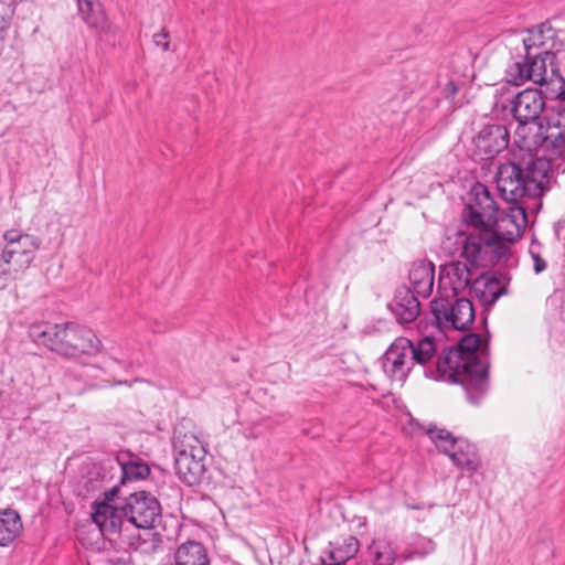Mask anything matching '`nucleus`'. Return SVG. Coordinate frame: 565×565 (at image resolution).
<instances>
[{
  "instance_id": "obj_1",
  "label": "nucleus",
  "mask_w": 565,
  "mask_h": 565,
  "mask_svg": "<svg viewBox=\"0 0 565 565\" xmlns=\"http://www.w3.org/2000/svg\"><path fill=\"white\" fill-rule=\"evenodd\" d=\"M488 344L475 333L465 335L437 363L440 377L460 383L471 403H478L488 390Z\"/></svg>"
},
{
  "instance_id": "obj_2",
  "label": "nucleus",
  "mask_w": 565,
  "mask_h": 565,
  "mask_svg": "<svg viewBox=\"0 0 565 565\" xmlns=\"http://www.w3.org/2000/svg\"><path fill=\"white\" fill-rule=\"evenodd\" d=\"M29 337L38 345L67 359L94 356L103 348L102 341L92 329L73 323H34L29 328Z\"/></svg>"
},
{
  "instance_id": "obj_3",
  "label": "nucleus",
  "mask_w": 565,
  "mask_h": 565,
  "mask_svg": "<svg viewBox=\"0 0 565 565\" xmlns=\"http://www.w3.org/2000/svg\"><path fill=\"white\" fill-rule=\"evenodd\" d=\"M435 353L436 345L431 337H424L416 343L399 337L385 351L382 367L392 381L403 384L415 364L424 365Z\"/></svg>"
},
{
  "instance_id": "obj_4",
  "label": "nucleus",
  "mask_w": 565,
  "mask_h": 565,
  "mask_svg": "<svg viewBox=\"0 0 565 565\" xmlns=\"http://www.w3.org/2000/svg\"><path fill=\"white\" fill-rule=\"evenodd\" d=\"M175 472L186 484H198L205 472L206 448L193 430L183 426L175 428L173 436Z\"/></svg>"
},
{
  "instance_id": "obj_5",
  "label": "nucleus",
  "mask_w": 565,
  "mask_h": 565,
  "mask_svg": "<svg viewBox=\"0 0 565 565\" xmlns=\"http://www.w3.org/2000/svg\"><path fill=\"white\" fill-rule=\"evenodd\" d=\"M118 492V487H114L104 493L102 501L94 503L93 522L104 536L124 537L131 548L142 550V544L147 543V540L142 539L139 533L137 535L128 533L129 526L124 513V501L119 500Z\"/></svg>"
},
{
  "instance_id": "obj_6",
  "label": "nucleus",
  "mask_w": 565,
  "mask_h": 565,
  "mask_svg": "<svg viewBox=\"0 0 565 565\" xmlns=\"http://www.w3.org/2000/svg\"><path fill=\"white\" fill-rule=\"evenodd\" d=\"M4 242L1 259L4 268V285L24 274L35 259L41 246V239L18 230H7L2 234Z\"/></svg>"
},
{
  "instance_id": "obj_7",
  "label": "nucleus",
  "mask_w": 565,
  "mask_h": 565,
  "mask_svg": "<svg viewBox=\"0 0 565 565\" xmlns=\"http://www.w3.org/2000/svg\"><path fill=\"white\" fill-rule=\"evenodd\" d=\"M430 309L440 331L466 330L475 320L472 302L465 296H436L430 302Z\"/></svg>"
},
{
  "instance_id": "obj_8",
  "label": "nucleus",
  "mask_w": 565,
  "mask_h": 565,
  "mask_svg": "<svg viewBox=\"0 0 565 565\" xmlns=\"http://www.w3.org/2000/svg\"><path fill=\"white\" fill-rule=\"evenodd\" d=\"M427 435L436 447L447 455L454 465L469 473H475L481 465L475 445L463 438H455L451 433L443 428H428Z\"/></svg>"
},
{
  "instance_id": "obj_9",
  "label": "nucleus",
  "mask_w": 565,
  "mask_h": 565,
  "mask_svg": "<svg viewBox=\"0 0 565 565\" xmlns=\"http://www.w3.org/2000/svg\"><path fill=\"white\" fill-rule=\"evenodd\" d=\"M456 243L461 246L460 255L476 266L494 263L503 249L484 230L477 234L459 232Z\"/></svg>"
},
{
  "instance_id": "obj_10",
  "label": "nucleus",
  "mask_w": 565,
  "mask_h": 565,
  "mask_svg": "<svg viewBox=\"0 0 565 565\" xmlns=\"http://www.w3.org/2000/svg\"><path fill=\"white\" fill-rule=\"evenodd\" d=\"M124 513L129 527L148 531L160 515V504L154 497L139 491L124 500Z\"/></svg>"
},
{
  "instance_id": "obj_11",
  "label": "nucleus",
  "mask_w": 565,
  "mask_h": 565,
  "mask_svg": "<svg viewBox=\"0 0 565 565\" xmlns=\"http://www.w3.org/2000/svg\"><path fill=\"white\" fill-rule=\"evenodd\" d=\"M497 214L495 201L487 188H475L473 198L462 213L463 220L475 228L489 231Z\"/></svg>"
},
{
  "instance_id": "obj_12",
  "label": "nucleus",
  "mask_w": 565,
  "mask_h": 565,
  "mask_svg": "<svg viewBox=\"0 0 565 565\" xmlns=\"http://www.w3.org/2000/svg\"><path fill=\"white\" fill-rule=\"evenodd\" d=\"M526 225V213L524 207L511 204L502 212H498L490 228L494 242L502 241L513 243L521 237Z\"/></svg>"
},
{
  "instance_id": "obj_13",
  "label": "nucleus",
  "mask_w": 565,
  "mask_h": 565,
  "mask_svg": "<svg viewBox=\"0 0 565 565\" xmlns=\"http://www.w3.org/2000/svg\"><path fill=\"white\" fill-rule=\"evenodd\" d=\"M471 282V271L466 263L450 262L439 269L437 296L460 298Z\"/></svg>"
},
{
  "instance_id": "obj_14",
  "label": "nucleus",
  "mask_w": 565,
  "mask_h": 565,
  "mask_svg": "<svg viewBox=\"0 0 565 565\" xmlns=\"http://www.w3.org/2000/svg\"><path fill=\"white\" fill-rule=\"evenodd\" d=\"M547 124L545 126L537 124L536 121H518V126L514 130L513 142L522 151H526L532 154L541 150L545 153L548 159L552 157V148L547 147Z\"/></svg>"
},
{
  "instance_id": "obj_15",
  "label": "nucleus",
  "mask_w": 565,
  "mask_h": 565,
  "mask_svg": "<svg viewBox=\"0 0 565 565\" xmlns=\"http://www.w3.org/2000/svg\"><path fill=\"white\" fill-rule=\"evenodd\" d=\"M497 186L501 196L512 204H516L520 200L527 196L524 172L513 162H507L499 167Z\"/></svg>"
},
{
  "instance_id": "obj_16",
  "label": "nucleus",
  "mask_w": 565,
  "mask_h": 565,
  "mask_svg": "<svg viewBox=\"0 0 565 565\" xmlns=\"http://www.w3.org/2000/svg\"><path fill=\"white\" fill-rule=\"evenodd\" d=\"M509 145L508 129L502 125H488L473 138L475 156L490 159Z\"/></svg>"
},
{
  "instance_id": "obj_17",
  "label": "nucleus",
  "mask_w": 565,
  "mask_h": 565,
  "mask_svg": "<svg viewBox=\"0 0 565 565\" xmlns=\"http://www.w3.org/2000/svg\"><path fill=\"white\" fill-rule=\"evenodd\" d=\"M545 109V98L537 89H524L512 100V114L516 121H536Z\"/></svg>"
},
{
  "instance_id": "obj_18",
  "label": "nucleus",
  "mask_w": 565,
  "mask_h": 565,
  "mask_svg": "<svg viewBox=\"0 0 565 565\" xmlns=\"http://www.w3.org/2000/svg\"><path fill=\"white\" fill-rule=\"evenodd\" d=\"M544 120L547 124V147L552 148V157L565 153V107L555 105L547 107Z\"/></svg>"
},
{
  "instance_id": "obj_19",
  "label": "nucleus",
  "mask_w": 565,
  "mask_h": 565,
  "mask_svg": "<svg viewBox=\"0 0 565 565\" xmlns=\"http://www.w3.org/2000/svg\"><path fill=\"white\" fill-rule=\"evenodd\" d=\"M531 82L537 85H546L555 82H563L555 63V53L545 52L541 54H530Z\"/></svg>"
},
{
  "instance_id": "obj_20",
  "label": "nucleus",
  "mask_w": 565,
  "mask_h": 565,
  "mask_svg": "<svg viewBox=\"0 0 565 565\" xmlns=\"http://www.w3.org/2000/svg\"><path fill=\"white\" fill-rule=\"evenodd\" d=\"M359 550L360 543L355 536L339 537L331 542L324 551L323 562L327 565H342L353 558Z\"/></svg>"
},
{
  "instance_id": "obj_21",
  "label": "nucleus",
  "mask_w": 565,
  "mask_h": 565,
  "mask_svg": "<svg viewBox=\"0 0 565 565\" xmlns=\"http://www.w3.org/2000/svg\"><path fill=\"white\" fill-rule=\"evenodd\" d=\"M408 277L414 292L424 298L430 296L435 277V266L431 262L424 259L414 262Z\"/></svg>"
},
{
  "instance_id": "obj_22",
  "label": "nucleus",
  "mask_w": 565,
  "mask_h": 565,
  "mask_svg": "<svg viewBox=\"0 0 565 565\" xmlns=\"http://www.w3.org/2000/svg\"><path fill=\"white\" fill-rule=\"evenodd\" d=\"M555 31L544 24L531 29L522 39L526 53L544 55L545 52H553Z\"/></svg>"
},
{
  "instance_id": "obj_23",
  "label": "nucleus",
  "mask_w": 565,
  "mask_h": 565,
  "mask_svg": "<svg viewBox=\"0 0 565 565\" xmlns=\"http://www.w3.org/2000/svg\"><path fill=\"white\" fill-rule=\"evenodd\" d=\"M548 171L550 163L546 159L539 158L527 166L526 172L524 173V179H526L527 184V198L542 195L548 182Z\"/></svg>"
},
{
  "instance_id": "obj_24",
  "label": "nucleus",
  "mask_w": 565,
  "mask_h": 565,
  "mask_svg": "<svg viewBox=\"0 0 565 565\" xmlns=\"http://www.w3.org/2000/svg\"><path fill=\"white\" fill-rule=\"evenodd\" d=\"M23 533V522L14 509L0 510V547L13 544Z\"/></svg>"
},
{
  "instance_id": "obj_25",
  "label": "nucleus",
  "mask_w": 565,
  "mask_h": 565,
  "mask_svg": "<svg viewBox=\"0 0 565 565\" xmlns=\"http://www.w3.org/2000/svg\"><path fill=\"white\" fill-rule=\"evenodd\" d=\"M174 565H211L204 545L196 541L182 543L174 553Z\"/></svg>"
},
{
  "instance_id": "obj_26",
  "label": "nucleus",
  "mask_w": 565,
  "mask_h": 565,
  "mask_svg": "<svg viewBox=\"0 0 565 565\" xmlns=\"http://www.w3.org/2000/svg\"><path fill=\"white\" fill-rule=\"evenodd\" d=\"M78 12L85 23L102 33L110 31V24L104 9L99 4H95L92 0H76Z\"/></svg>"
},
{
  "instance_id": "obj_27",
  "label": "nucleus",
  "mask_w": 565,
  "mask_h": 565,
  "mask_svg": "<svg viewBox=\"0 0 565 565\" xmlns=\"http://www.w3.org/2000/svg\"><path fill=\"white\" fill-rule=\"evenodd\" d=\"M393 311L401 323L412 322L419 315V301L407 291L403 298L395 302Z\"/></svg>"
},
{
  "instance_id": "obj_28",
  "label": "nucleus",
  "mask_w": 565,
  "mask_h": 565,
  "mask_svg": "<svg viewBox=\"0 0 565 565\" xmlns=\"http://www.w3.org/2000/svg\"><path fill=\"white\" fill-rule=\"evenodd\" d=\"M369 553L374 565H392L395 561V552L385 537L374 539L369 546Z\"/></svg>"
},
{
  "instance_id": "obj_29",
  "label": "nucleus",
  "mask_w": 565,
  "mask_h": 565,
  "mask_svg": "<svg viewBox=\"0 0 565 565\" xmlns=\"http://www.w3.org/2000/svg\"><path fill=\"white\" fill-rule=\"evenodd\" d=\"M505 79L509 84L519 86L531 81L530 55L515 58L505 71Z\"/></svg>"
},
{
  "instance_id": "obj_30",
  "label": "nucleus",
  "mask_w": 565,
  "mask_h": 565,
  "mask_svg": "<svg viewBox=\"0 0 565 565\" xmlns=\"http://www.w3.org/2000/svg\"><path fill=\"white\" fill-rule=\"evenodd\" d=\"M122 480H139L146 478L150 470L141 462H128L122 466Z\"/></svg>"
},
{
  "instance_id": "obj_31",
  "label": "nucleus",
  "mask_w": 565,
  "mask_h": 565,
  "mask_svg": "<svg viewBox=\"0 0 565 565\" xmlns=\"http://www.w3.org/2000/svg\"><path fill=\"white\" fill-rule=\"evenodd\" d=\"M153 42L157 46L162 47L163 51H168L170 46L169 33L166 30L154 33Z\"/></svg>"
},
{
  "instance_id": "obj_32",
  "label": "nucleus",
  "mask_w": 565,
  "mask_h": 565,
  "mask_svg": "<svg viewBox=\"0 0 565 565\" xmlns=\"http://www.w3.org/2000/svg\"><path fill=\"white\" fill-rule=\"evenodd\" d=\"M531 254H532V258H533V262H534V270H535V273L543 271L546 268L545 260L543 258H541L540 255H537L535 253H531Z\"/></svg>"
},
{
  "instance_id": "obj_33",
  "label": "nucleus",
  "mask_w": 565,
  "mask_h": 565,
  "mask_svg": "<svg viewBox=\"0 0 565 565\" xmlns=\"http://www.w3.org/2000/svg\"><path fill=\"white\" fill-rule=\"evenodd\" d=\"M561 85H559V93H558V98L561 102H564L565 103V82H558Z\"/></svg>"
},
{
  "instance_id": "obj_34",
  "label": "nucleus",
  "mask_w": 565,
  "mask_h": 565,
  "mask_svg": "<svg viewBox=\"0 0 565 565\" xmlns=\"http://www.w3.org/2000/svg\"><path fill=\"white\" fill-rule=\"evenodd\" d=\"M0 287H4V268L2 259L0 262Z\"/></svg>"
}]
</instances>
